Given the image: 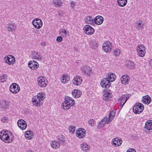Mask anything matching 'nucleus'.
Returning a JSON list of instances; mask_svg holds the SVG:
<instances>
[{"mask_svg": "<svg viewBox=\"0 0 152 152\" xmlns=\"http://www.w3.org/2000/svg\"><path fill=\"white\" fill-rule=\"evenodd\" d=\"M107 78H104L102 80L101 82V85L103 87L104 86L105 88H108L110 85V82L114 81L116 77L115 74L113 73H110L108 74L107 75Z\"/></svg>", "mask_w": 152, "mask_h": 152, "instance_id": "f257e3e1", "label": "nucleus"}, {"mask_svg": "<svg viewBox=\"0 0 152 152\" xmlns=\"http://www.w3.org/2000/svg\"><path fill=\"white\" fill-rule=\"evenodd\" d=\"M45 95L44 93L41 92L39 93L37 96H34L32 98V102L34 105L38 107L41 105L42 101L45 98Z\"/></svg>", "mask_w": 152, "mask_h": 152, "instance_id": "f03ea898", "label": "nucleus"}, {"mask_svg": "<svg viewBox=\"0 0 152 152\" xmlns=\"http://www.w3.org/2000/svg\"><path fill=\"white\" fill-rule=\"evenodd\" d=\"M10 132L3 130L0 132V138L3 141L6 143L12 142L14 139L13 137H10L9 135Z\"/></svg>", "mask_w": 152, "mask_h": 152, "instance_id": "7ed1b4c3", "label": "nucleus"}, {"mask_svg": "<svg viewBox=\"0 0 152 152\" xmlns=\"http://www.w3.org/2000/svg\"><path fill=\"white\" fill-rule=\"evenodd\" d=\"M74 104L75 101L72 98L66 96L65 98V101L62 103L63 109L65 110H67Z\"/></svg>", "mask_w": 152, "mask_h": 152, "instance_id": "20e7f679", "label": "nucleus"}, {"mask_svg": "<svg viewBox=\"0 0 152 152\" xmlns=\"http://www.w3.org/2000/svg\"><path fill=\"white\" fill-rule=\"evenodd\" d=\"M144 105L140 103H136L133 108V110L134 113L136 114L140 113L143 110Z\"/></svg>", "mask_w": 152, "mask_h": 152, "instance_id": "39448f33", "label": "nucleus"}, {"mask_svg": "<svg viewBox=\"0 0 152 152\" xmlns=\"http://www.w3.org/2000/svg\"><path fill=\"white\" fill-rule=\"evenodd\" d=\"M10 90L13 93L16 94L20 90L19 86L16 83H13L10 86Z\"/></svg>", "mask_w": 152, "mask_h": 152, "instance_id": "423d86ee", "label": "nucleus"}, {"mask_svg": "<svg viewBox=\"0 0 152 152\" xmlns=\"http://www.w3.org/2000/svg\"><path fill=\"white\" fill-rule=\"evenodd\" d=\"M32 24L36 28L39 29L42 26V22L41 20L39 18H35L32 21Z\"/></svg>", "mask_w": 152, "mask_h": 152, "instance_id": "0eeeda50", "label": "nucleus"}, {"mask_svg": "<svg viewBox=\"0 0 152 152\" xmlns=\"http://www.w3.org/2000/svg\"><path fill=\"white\" fill-rule=\"evenodd\" d=\"M83 30L88 35H91L94 32V29L89 25H86L83 28Z\"/></svg>", "mask_w": 152, "mask_h": 152, "instance_id": "6e6552de", "label": "nucleus"}, {"mask_svg": "<svg viewBox=\"0 0 152 152\" xmlns=\"http://www.w3.org/2000/svg\"><path fill=\"white\" fill-rule=\"evenodd\" d=\"M45 78L42 76L38 77L37 81L39 86L41 87H44L47 86L46 82L47 81H45Z\"/></svg>", "mask_w": 152, "mask_h": 152, "instance_id": "1a4fd4ad", "label": "nucleus"}, {"mask_svg": "<svg viewBox=\"0 0 152 152\" xmlns=\"http://www.w3.org/2000/svg\"><path fill=\"white\" fill-rule=\"evenodd\" d=\"M112 46L110 43L108 41H106L103 45V48L104 51L109 52L111 50Z\"/></svg>", "mask_w": 152, "mask_h": 152, "instance_id": "9d476101", "label": "nucleus"}, {"mask_svg": "<svg viewBox=\"0 0 152 152\" xmlns=\"http://www.w3.org/2000/svg\"><path fill=\"white\" fill-rule=\"evenodd\" d=\"M76 134L77 136L79 138H83L85 135L86 131L83 128H79L77 130L76 132Z\"/></svg>", "mask_w": 152, "mask_h": 152, "instance_id": "9b49d317", "label": "nucleus"}, {"mask_svg": "<svg viewBox=\"0 0 152 152\" xmlns=\"http://www.w3.org/2000/svg\"><path fill=\"white\" fill-rule=\"evenodd\" d=\"M17 124L18 127L22 130L25 129L27 126L26 122L23 119L18 120Z\"/></svg>", "mask_w": 152, "mask_h": 152, "instance_id": "f8f14e48", "label": "nucleus"}, {"mask_svg": "<svg viewBox=\"0 0 152 152\" xmlns=\"http://www.w3.org/2000/svg\"><path fill=\"white\" fill-rule=\"evenodd\" d=\"M82 73L87 76H89L91 71V69L89 66H85L82 68Z\"/></svg>", "mask_w": 152, "mask_h": 152, "instance_id": "ddd939ff", "label": "nucleus"}, {"mask_svg": "<svg viewBox=\"0 0 152 152\" xmlns=\"http://www.w3.org/2000/svg\"><path fill=\"white\" fill-rule=\"evenodd\" d=\"M30 68L33 70H35L39 66L38 63L35 61H31L28 64Z\"/></svg>", "mask_w": 152, "mask_h": 152, "instance_id": "4468645a", "label": "nucleus"}, {"mask_svg": "<svg viewBox=\"0 0 152 152\" xmlns=\"http://www.w3.org/2000/svg\"><path fill=\"white\" fill-rule=\"evenodd\" d=\"M130 94H127L123 95L121 98L118 99V101L119 102L121 101L122 103H123V104L124 105L126 102V101L131 96Z\"/></svg>", "mask_w": 152, "mask_h": 152, "instance_id": "2eb2a0df", "label": "nucleus"}, {"mask_svg": "<svg viewBox=\"0 0 152 152\" xmlns=\"http://www.w3.org/2000/svg\"><path fill=\"white\" fill-rule=\"evenodd\" d=\"M122 142V140L119 138L116 137L113 139L112 141L113 145L115 146H120Z\"/></svg>", "mask_w": 152, "mask_h": 152, "instance_id": "dca6fc26", "label": "nucleus"}, {"mask_svg": "<svg viewBox=\"0 0 152 152\" xmlns=\"http://www.w3.org/2000/svg\"><path fill=\"white\" fill-rule=\"evenodd\" d=\"M104 20L103 18L101 16L98 15L94 19V23L98 25L101 24Z\"/></svg>", "mask_w": 152, "mask_h": 152, "instance_id": "f3484780", "label": "nucleus"}, {"mask_svg": "<svg viewBox=\"0 0 152 152\" xmlns=\"http://www.w3.org/2000/svg\"><path fill=\"white\" fill-rule=\"evenodd\" d=\"M82 80L81 77L78 76H76L74 78L72 82L74 84L78 86L82 83Z\"/></svg>", "mask_w": 152, "mask_h": 152, "instance_id": "a211bd4d", "label": "nucleus"}, {"mask_svg": "<svg viewBox=\"0 0 152 152\" xmlns=\"http://www.w3.org/2000/svg\"><path fill=\"white\" fill-rule=\"evenodd\" d=\"M135 28L137 29L138 30L140 29L142 30L143 28L144 24L141 20H137L135 23Z\"/></svg>", "mask_w": 152, "mask_h": 152, "instance_id": "6ab92c4d", "label": "nucleus"}, {"mask_svg": "<svg viewBox=\"0 0 152 152\" xmlns=\"http://www.w3.org/2000/svg\"><path fill=\"white\" fill-rule=\"evenodd\" d=\"M89 45L92 48L96 49L98 47L97 41L96 40H92L90 41Z\"/></svg>", "mask_w": 152, "mask_h": 152, "instance_id": "aec40b11", "label": "nucleus"}, {"mask_svg": "<svg viewBox=\"0 0 152 152\" xmlns=\"http://www.w3.org/2000/svg\"><path fill=\"white\" fill-rule=\"evenodd\" d=\"M81 94V92L77 89H74L72 92V96L75 98H77L80 97Z\"/></svg>", "mask_w": 152, "mask_h": 152, "instance_id": "412c9836", "label": "nucleus"}, {"mask_svg": "<svg viewBox=\"0 0 152 152\" xmlns=\"http://www.w3.org/2000/svg\"><path fill=\"white\" fill-rule=\"evenodd\" d=\"M34 136L33 132L31 131H27L25 134V137L27 140L32 139Z\"/></svg>", "mask_w": 152, "mask_h": 152, "instance_id": "4be33fe9", "label": "nucleus"}, {"mask_svg": "<svg viewBox=\"0 0 152 152\" xmlns=\"http://www.w3.org/2000/svg\"><path fill=\"white\" fill-rule=\"evenodd\" d=\"M51 147L53 149H57L60 146V143L56 140L52 141L50 143Z\"/></svg>", "mask_w": 152, "mask_h": 152, "instance_id": "5701e85b", "label": "nucleus"}, {"mask_svg": "<svg viewBox=\"0 0 152 152\" xmlns=\"http://www.w3.org/2000/svg\"><path fill=\"white\" fill-rule=\"evenodd\" d=\"M151 98L148 95H146L143 97L142 102L144 103L148 104L151 102Z\"/></svg>", "mask_w": 152, "mask_h": 152, "instance_id": "b1692460", "label": "nucleus"}, {"mask_svg": "<svg viewBox=\"0 0 152 152\" xmlns=\"http://www.w3.org/2000/svg\"><path fill=\"white\" fill-rule=\"evenodd\" d=\"M58 142L60 143V145H64L65 144V139L64 136L63 135H59L58 137Z\"/></svg>", "mask_w": 152, "mask_h": 152, "instance_id": "393cba45", "label": "nucleus"}, {"mask_svg": "<svg viewBox=\"0 0 152 152\" xmlns=\"http://www.w3.org/2000/svg\"><path fill=\"white\" fill-rule=\"evenodd\" d=\"M115 111L114 110L110 112L108 116V121L107 122V124H108L109 121H111L113 120L115 115Z\"/></svg>", "mask_w": 152, "mask_h": 152, "instance_id": "a878e982", "label": "nucleus"}, {"mask_svg": "<svg viewBox=\"0 0 152 152\" xmlns=\"http://www.w3.org/2000/svg\"><path fill=\"white\" fill-rule=\"evenodd\" d=\"M145 127L147 130L152 129V121L149 120L145 123Z\"/></svg>", "mask_w": 152, "mask_h": 152, "instance_id": "bb28decb", "label": "nucleus"}, {"mask_svg": "<svg viewBox=\"0 0 152 152\" xmlns=\"http://www.w3.org/2000/svg\"><path fill=\"white\" fill-rule=\"evenodd\" d=\"M129 77H126L125 75L122 76L121 78V81L122 83L124 85H126L128 83Z\"/></svg>", "mask_w": 152, "mask_h": 152, "instance_id": "cd10ccee", "label": "nucleus"}, {"mask_svg": "<svg viewBox=\"0 0 152 152\" xmlns=\"http://www.w3.org/2000/svg\"><path fill=\"white\" fill-rule=\"evenodd\" d=\"M16 28V26L13 23H9L8 25L7 30L9 32H12L13 30H15Z\"/></svg>", "mask_w": 152, "mask_h": 152, "instance_id": "c85d7f7f", "label": "nucleus"}, {"mask_svg": "<svg viewBox=\"0 0 152 152\" xmlns=\"http://www.w3.org/2000/svg\"><path fill=\"white\" fill-rule=\"evenodd\" d=\"M53 3L55 7H59L61 6L62 2L61 0H53Z\"/></svg>", "mask_w": 152, "mask_h": 152, "instance_id": "c756f323", "label": "nucleus"}, {"mask_svg": "<svg viewBox=\"0 0 152 152\" xmlns=\"http://www.w3.org/2000/svg\"><path fill=\"white\" fill-rule=\"evenodd\" d=\"M127 2V0H117L118 5L121 7L125 6Z\"/></svg>", "mask_w": 152, "mask_h": 152, "instance_id": "7c9ffc66", "label": "nucleus"}, {"mask_svg": "<svg viewBox=\"0 0 152 152\" xmlns=\"http://www.w3.org/2000/svg\"><path fill=\"white\" fill-rule=\"evenodd\" d=\"M94 19L91 16H88L86 17L85 21L88 24H94Z\"/></svg>", "mask_w": 152, "mask_h": 152, "instance_id": "2f4dec72", "label": "nucleus"}, {"mask_svg": "<svg viewBox=\"0 0 152 152\" xmlns=\"http://www.w3.org/2000/svg\"><path fill=\"white\" fill-rule=\"evenodd\" d=\"M61 80L62 83H65L69 81V78L68 76L67 75H63L61 79Z\"/></svg>", "mask_w": 152, "mask_h": 152, "instance_id": "473e14b6", "label": "nucleus"}, {"mask_svg": "<svg viewBox=\"0 0 152 152\" xmlns=\"http://www.w3.org/2000/svg\"><path fill=\"white\" fill-rule=\"evenodd\" d=\"M8 106V104L5 101H2L0 102V107L1 108L6 109Z\"/></svg>", "mask_w": 152, "mask_h": 152, "instance_id": "72a5a7b5", "label": "nucleus"}, {"mask_svg": "<svg viewBox=\"0 0 152 152\" xmlns=\"http://www.w3.org/2000/svg\"><path fill=\"white\" fill-rule=\"evenodd\" d=\"M61 33H63V34H62V36L64 37H67L69 35L68 31H67L65 29H62L59 32V33L60 35Z\"/></svg>", "mask_w": 152, "mask_h": 152, "instance_id": "f704fd0d", "label": "nucleus"}, {"mask_svg": "<svg viewBox=\"0 0 152 152\" xmlns=\"http://www.w3.org/2000/svg\"><path fill=\"white\" fill-rule=\"evenodd\" d=\"M127 67L130 69H133L134 67V64L132 61H127L126 63Z\"/></svg>", "mask_w": 152, "mask_h": 152, "instance_id": "c9c22d12", "label": "nucleus"}, {"mask_svg": "<svg viewBox=\"0 0 152 152\" xmlns=\"http://www.w3.org/2000/svg\"><path fill=\"white\" fill-rule=\"evenodd\" d=\"M81 148L83 151L87 152L88 150V145L86 143H84L81 145Z\"/></svg>", "mask_w": 152, "mask_h": 152, "instance_id": "e433bc0d", "label": "nucleus"}, {"mask_svg": "<svg viewBox=\"0 0 152 152\" xmlns=\"http://www.w3.org/2000/svg\"><path fill=\"white\" fill-rule=\"evenodd\" d=\"M11 57H10V55H9V56H7V57H5L4 58V60H5L6 62L9 65L11 64L12 59Z\"/></svg>", "mask_w": 152, "mask_h": 152, "instance_id": "4c0bfd02", "label": "nucleus"}, {"mask_svg": "<svg viewBox=\"0 0 152 152\" xmlns=\"http://www.w3.org/2000/svg\"><path fill=\"white\" fill-rule=\"evenodd\" d=\"M7 79V76L4 74H3L0 77V81L1 82L3 83L6 81Z\"/></svg>", "mask_w": 152, "mask_h": 152, "instance_id": "58836bf2", "label": "nucleus"}, {"mask_svg": "<svg viewBox=\"0 0 152 152\" xmlns=\"http://www.w3.org/2000/svg\"><path fill=\"white\" fill-rule=\"evenodd\" d=\"M33 58L36 60H40L41 59V56L37 53L34 54V55L33 57Z\"/></svg>", "mask_w": 152, "mask_h": 152, "instance_id": "ea45409f", "label": "nucleus"}, {"mask_svg": "<svg viewBox=\"0 0 152 152\" xmlns=\"http://www.w3.org/2000/svg\"><path fill=\"white\" fill-rule=\"evenodd\" d=\"M69 130L70 132L73 133L75 130V128L74 126H69Z\"/></svg>", "mask_w": 152, "mask_h": 152, "instance_id": "a19ab883", "label": "nucleus"}, {"mask_svg": "<svg viewBox=\"0 0 152 152\" xmlns=\"http://www.w3.org/2000/svg\"><path fill=\"white\" fill-rule=\"evenodd\" d=\"M88 124L91 126H93L95 124V122L94 119H91L89 120L88 121Z\"/></svg>", "mask_w": 152, "mask_h": 152, "instance_id": "79ce46f5", "label": "nucleus"}, {"mask_svg": "<svg viewBox=\"0 0 152 152\" xmlns=\"http://www.w3.org/2000/svg\"><path fill=\"white\" fill-rule=\"evenodd\" d=\"M137 48L138 49H140L143 50H145V46L141 44L138 45L137 46Z\"/></svg>", "mask_w": 152, "mask_h": 152, "instance_id": "37998d69", "label": "nucleus"}, {"mask_svg": "<svg viewBox=\"0 0 152 152\" xmlns=\"http://www.w3.org/2000/svg\"><path fill=\"white\" fill-rule=\"evenodd\" d=\"M105 123L104 122V121L102 120L99 123L98 125L99 127L100 128L102 127Z\"/></svg>", "mask_w": 152, "mask_h": 152, "instance_id": "c03bdc74", "label": "nucleus"}, {"mask_svg": "<svg viewBox=\"0 0 152 152\" xmlns=\"http://www.w3.org/2000/svg\"><path fill=\"white\" fill-rule=\"evenodd\" d=\"M145 51H142L139 52L138 53V55L140 56L141 57H143L144 56L145 54Z\"/></svg>", "mask_w": 152, "mask_h": 152, "instance_id": "a18cd8bd", "label": "nucleus"}, {"mask_svg": "<svg viewBox=\"0 0 152 152\" xmlns=\"http://www.w3.org/2000/svg\"><path fill=\"white\" fill-rule=\"evenodd\" d=\"M120 51L118 49L117 50H115L114 51V55L115 56H118L120 55Z\"/></svg>", "mask_w": 152, "mask_h": 152, "instance_id": "49530a36", "label": "nucleus"}, {"mask_svg": "<svg viewBox=\"0 0 152 152\" xmlns=\"http://www.w3.org/2000/svg\"><path fill=\"white\" fill-rule=\"evenodd\" d=\"M63 40L61 36L58 37L56 39V41L58 42H60Z\"/></svg>", "mask_w": 152, "mask_h": 152, "instance_id": "de8ad7c7", "label": "nucleus"}, {"mask_svg": "<svg viewBox=\"0 0 152 152\" xmlns=\"http://www.w3.org/2000/svg\"><path fill=\"white\" fill-rule=\"evenodd\" d=\"M10 57H11V58L12 59V61H11V64H13L14 63L15 61V58L12 55H10Z\"/></svg>", "mask_w": 152, "mask_h": 152, "instance_id": "09e8293b", "label": "nucleus"}, {"mask_svg": "<svg viewBox=\"0 0 152 152\" xmlns=\"http://www.w3.org/2000/svg\"><path fill=\"white\" fill-rule=\"evenodd\" d=\"M1 121L3 123L7 122V119L6 117H3L1 119Z\"/></svg>", "mask_w": 152, "mask_h": 152, "instance_id": "8fccbe9b", "label": "nucleus"}, {"mask_svg": "<svg viewBox=\"0 0 152 152\" xmlns=\"http://www.w3.org/2000/svg\"><path fill=\"white\" fill-rule=\"evenodd\" d=\"M126 152H136V151L133 149H129L126 151Z\"/></svg>", "mask_w": 152, "mask_h": 152, "instance_id": "3c124183", "label": "nucleus"}, {"mask_svg": "<svg viewBox=\"0 0 152 152\" xmlns=\"http://www.w3.org/2000/svg\"><path fill=\"white\" fill-rule=\"evenodd\" d=\"M110 96V93L107 92L104 94V96L106 97H108Z\"/></svg>", "mask_w": 152, "mask_h": 152, "instance_id": "603ef678", "label": "nucleus"}, {"mask_svg": "<svg viewBox=\"0 0 152 152\" xmlns=\"http://www.w3.org/2000/svg\"><path fill=\"white\" fill-rule=\"evenodd\" d=\"M108 118L107 117H105L102 120L105 123H106V122L107 121V120Z\"/></svg>", "mask_w": 152, "mask_h": 152, "instance_id": "864d4df0", "label": "nucleus"}, {"mask_svg": "<svg viewBox=\"0 0 152 152\" xmlns=\"http://www.w3.org/2000/svg\"><path fill=\"white\" fill-rule=\"evenodd\" d=\"M137 52H138V53H139V52H142V51H145V50H143L142 49H138L137 48Z\"/></svg>", "mask_w": 152, "mask_h": 152, "instance_id": "5fc2aeb1", "label": "nucleus"}, {"mask_svg": "<svg viewBox=\"0 0 152 152\" xmlns=\"http://www.w3.org/2000/svg\"><path fill=\"white\" fill-rule=\"evenodd\" d=\"M149 65L150 66L152 67V59L150 60L149 62Z\"/></svg>", "mask_w": 152, "mask_h": 152, "instance_id": "6e6d98bb", "label": "nucleus"}, {"mask_svg": "<svg viewBox=\"0 0 152 152\" xmlns=\"http://www.w3.org/2000/svg\"><path fill=\"white\" fill-rule=\"evenodd\" d=\"M41 45L43 47H44V46H45L46 45V43L45 42H42L41 43Z\"/></svg>", "mask_w": 152, "mask_h": 152, "instance_id": "4d7b16f0", "label": "nucleus"}, {"mask_svg": "<svg viewBox=\"0 0 152 152\" xmlns=\"http://www.w3.org/2000/svg\"><path fill=\"white\" fill-rule=\"evenodd\" d=\"M120 102H120V106H121V108H122L123 107V106L124 105L123 104V103H122L121 101H120Z\"/></svg>", "mask_w": 152, "mask_h": 152, "instance_id": "13d9d810", "label": "nucleus"}, {"mask_svg": "<svg viewBox=\"0 0 152 152\" xmlns=\"http://www.w3.org/2000/svg\"><path fill=\"white\" fill-rule=\"evenodd\" d=\"M27 152H32V151H31L29 150V151H27Z\"/></svg>", "mask_w": 152, "mask_h": 152, "instance_id": "bf43d9fd", "label": "nucleus"}, {"mask_svg": "<svg viewBox=\"0 0 152 152\" xmlns=\"http://www.w3.org/2000/svg\"><path fill=\"white\" fill-rule=\"evenodd\" d=\"M37 30L36 29L34 30V31L35 32V33H36L37 32Z\"/></svg>", "mask_w": 152, "mask_h": 152, "instance_id": "052dcab7", "label": "nucleus"}]
</instances>
